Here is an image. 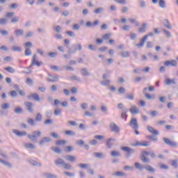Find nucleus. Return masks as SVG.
Wrapping results in <instances>:
<instances>
[{
    "label": "nucleus",
    "instance_id": "obj_4",
    "mask_svg": "<svg viewBox=\"0 0 178 178\" xmlns=\"http://www.w3.org/2000/svg\"><path fill=\"white\" fill-rule=\"evenodd\" d=\"M42 134L41 131H33L31 134H28V138L33 141V143H35L37 141V138L40 137Z\"/></svg>",
    "mask_w": 178,
    "mask_h": 178
},
{
    "label": "nucleus",
    "instance_id": "obj_42",
    "mask_svg": "<svg viewBox=\"0 0 178 178\" xmlns=\"http://www.w3.org/2000/svg\"><path fill=\"white\" fill-rule=\"evenodd\" d=\"M25 148H28V149H34L35 146L33 143H26L24 145Z\"/></svg>",
    "mask_w": 178,
    "mask_h": 178
},
{
    "label": "nucleus",
    "instance_id": "obj_36",
    "mask_svg": "<svg viewBox=\"0 0 178 178\" xmlns=\"http://www.w3.org/2000/svg\"><path fill=\"white\" fill-rule=\"evenodd\" d=\"M51 151L56 152V154H62V150L58 147H51Z\"/></svg>",
    "mask_w": 178,
    "mask_h": 178
},
{
    "label": "nucleus",
    "instance_id": "obj_25",
    "mask_svg": "<svg viewBox=\"0 0 178 178\" xmlns=\"http://www.w3.org/2000/svg\"><path fill=\"white\" fill-rule=\"evenodd\" d=\"M145 41H147V38L143 36V38L140 39V42L137 43L136 45L138 47V48H141L144 47V44H145Z\"/></svg>",
    "mask_w": 178,
    "mask_h": 178
},
{
    "label": "nucleus",
    "instance_id": "obj_16",
    "mask_svg": "<svg viewBox=\"0 0 178 178\" xmlns=\"http://www.w3.org/2000/svg\"><path fill=\"white\" fill-rule=\"evenodd\" d=\"M113 141H116V139L112 138L107 139L106 142V146L107 147V148H108V149H111V148H112V146L113 145V143H112Z\"/></svg>",
    "mask_w": 178,
    "mask_h": 178
},
{
    "label": "nucleus",
    "instance_id": "obj_45",
    "mask_svg": "<svg viewBox=\"0 0 178 178\" xmlns=\"http://www.w3.org/2000/svg\"><path fill=\"white\" fill-rule=\"evenodd\" d=\"M147 90H148V88H145L143 89V94H145V97L147 99H151V98H152V97H151V95L147 93V92H146Z\"/></svg>",
    "mask_w": 178,
    "mask_h": 178
},
{
    "label": "nucleus",
    "instance_id": "obj_8",
    "mask_svg": "<svg viewBox=\"0 0 178 178\" xmlns=\"http://www.w3.org/2000/svg\"><path fill=\"white\" fill-rule=\"evenodd\" d=\"M132 147H138V145H140L142 147H149L151 145V142L149 141H143V142H138L136 141L134 143L131 144Z\"/></svg>",
    "mask_w": 178,
    "mask_h": 178
},
{
    "label": "nucleus",
    "instance_id": "obj_46",
    "mask_svg": "<svg viewBox=\"0 0 178 178\" xmlns=\"http://www.w3.org/2000/svg\"><path fill=\"white\" fill-rule=\"evenodd\" d=\"M159 5L160 8H162L164 9V8H166V3H165V0H159Z\"/></svg>",
    "mask_w": 178,
    "mask_h": 178
},
{
    "label": "nucleus",
    "instance_id": "obj_43",
    "mask_svg": "<svg viewBox=\"0 0 178 178\" xmlns=\"http://www.w3.org/2000/svg\"><path fill=\"white\" fill-rule=\"evenodd\" d=\"M111 37H112V34L106 33L102 35V40H104V41H106L107 40H109L111 38Z\"/></svg>",
    "mask_w": 178,
    "mask_h": 178
},
{
    "label": "nucleus",
    "instance_id": "obj_63",
    "mask_svg": "<svg viewBox=\"0 0 178 178\" xmlns=\"http://www.w3.org/2000/svg\"><path fill=\"white\" fill-rule=\"evenodd\" d=\"M5 70L8 72L9 73H15V69L12 68L11 67H7L5 68Z\"/></svg>",
    "mask_w": 178,
    "mask_h": 178
},
{
    "label": "nucleus",
    "instance_id": "obj_2",
    "mask_svg": "<svg viewBox=\"0 0 178 178\" xmlns=\"http://www.w3.org/2000/svg\"><path fill=\"white\" fill-rule=\"evenodd\" d=\"M135 168L138 170H143L145 169L147 172H151V173L155 172V168H152V166L149 165H144L140 164V163H135Z\"/></svg>",
    "mask_w": 178,
    "mask_h": 178
},
{
    "label": "nucleus",
    "instance_id": "obj_38",
    "mask_svg": "<svg viewBox=\"0 0 178 178\" xmlns=\"http://www.w3.org/2000/svg\"><path fill=\"white\" fill-rule=\"evenodd\" d=\"M100 84L102 86H108L109 84H111V80L109 79H104V81H102L100 82Z\"/></svg>",
    "mask_w": 178,
    "mask_h": 178
},
{
    "label": "nucleus",
    "instance_id": "obj_39",
    "mask_svg": "<svg viewBox=\"0 0 178 178\" xmlns=\"http://www.w3.org/2000/svg\"><path fill=\"white\" fill-rule=\"evenodd\" d=\"M113 176H116L117 177H123L124 173L120 171H117L113 174Z\"/></svg>",
    "mask_w": 178,
    "mask_h": 178
},
{
    "label": "nucleus",
    "instance_id": "obj_22",
    "mask_svg": "<svg viewBox=\"0 0 178 178\" xmlns=\"http://www.w3.org/2000/svg\"><path fill=\"white\" fill-rule=\"evenodd\" d=\"M14 33L16 37H22L24 34V31L23 29H15Z\"/></svg>",
    "mask_w": 178,
    "mask_h": 178
},
{
    "label": "nucleus",
    "instance_id": "obj_6",
    "mask_svg": "<svg viewBox=\"0 0 178 178\" xmlns=\"http://www.w3.org/2000/svg\"><path fill=\"white\" fill-rule=\"evenodd\" d=\"M163 141L168 145L169 147H173L174 148H177L178 143L176 141H172L168 138H163Z\"/></svg>",
    "mask_w": 178,
    "mask_h": 178
},
{
    "label": "nucleus",
    "instance_id": "obj_57",
    "mask_svg": "<svg viewBox=\"0 0 178 178\" xmlns=\"http://www.w3.org/2000/svg\"><path fill=\"white\" fill-rule=\"evenodd\" d=\"M129 38H130V40H132L133 41H134V40H136V38H137V33H131L129 34Z\"/></svg>",
    "mask_w": 178,
    "mask_h": 178
},
{
    "label": "nucleus",
    "instance_id": "obj_27",
    "mask_svg": "<svg viewBox=\"0 0 178 178\" xmlns=\"http://www.w3.org/2000/svg\"><path fill=\"white\" fill-rule=\"evenodd\" d=\"M58 79L59 78L58 76L52 75H49V77L47 79L48 81H50L51 83H55L58 81Z\"/></svg>",
    "mask_w": 178,
    "mask_h": 178
},
{
    "label": "nucleus",
    "instance_id": "obj_21",
    "mask_svg": "<svg viewBox=\"0 0 178 178\" xmlns=\"http://www.w3.org/2000/svg\"><path fill=\"white\" fill-rule=\"evenodd\" d=\"M25 106L26 107L27 111L31 113H33V103L27 102L25 103Z\"/></svg>",
    "mask_w": 178,
    "mask_h": 178
},
{
    "label": "nucleus",
    "instance_id": "obj_9",
    "mask_svg": "<svg viewBox=\"0 0 178 178\" xmlns=\"http://www.w3.org/2000/svg\"><path fill=\"white\" fill-rule=\"evenodd\" d=\"M129 126H130V127H132V129H134V130H138V122H137V119H136V118L131 119V121L129 122Z\"/></svg>",
    "mask_w": 178,
    "mask_h": 178
},
{
    "label": "nucleus",
    "instance_id": "obj_47",
    "mask_svg": "<svg viewBox=\"0 0 178 178\" xmlns=\"http://www.w3.org/2000/svg\"><path fill=\"white\" fill-rule=\"evenodd\" d=\"M66 144V140H58L56 141V145H65Z\"/></svg>",
    "mask_w": 178,
    "mask_h": 178
},
{
    "label": "nucleus",
    "instance_id": "obj_48",
    "mask_svg": "<svg viewBox=\"0 0 178 178\" xmlns=\"http://www.w3.org/2000/svg\"><path fill=\"white\" fill-rule=\"evenodd\" d=\"M53 29L56 33H60L62 31V27L59 25L53 27Z\"/></svg>",
    "mask_w": 178,
    "mask_h": 178
},
{
    "label": "nucleus",
    "instance_id": "obj_33",
    "mask_svg": "<svg viewBox=\"0 0 178 178\" xmlns=\"http://www.w3.org/2000/svg\"><path fill=\"white\" fill-rule=\"evenodd\" d=\"M178 161L177 160H171L170 161V165L171 166H172V168H174L175 169H177L178 168V163H177Z\"/></svg>",
    "mask_w": 178,
    "mask_h": 178
},
{
    "label": "nucleus",
    "instance_id": "obj_19",
    "mask_svg": "<svg viewBox=\"0 0 178 178\" xmlns=\"http://www.w3.org/2000/svg\"><path fill=\"white\" fill-rule=\"evenodd\" d=\"M147 129L148 130V131H149V133L154 134V136H158V134H159V132H158L157 130H156L155 129H154V127L151 126H147Z\"/></svg>",
    "mask_w": 178,
    "mask_h": 178
},
{
    "label": "nucleus",
    "instance_id": "obj_17",
    "mask_svg": "<svg viewBox=\"0 0 178 178\" xmlns=\"http://www.w3.org/2000/svg\"><path fill=\"white\" fill-rule=\"evenodd\" d=\"M51 138L49 137H43L40 141H39V144L40 145L42 146L45 144V143H51Z\"/></svg>",
    "mask_w": 178,
    "mask_h": 178
},
{
    "label": "nucleus",
    "instance_id": "obj_62",
    "mask_svg": "<svg viewBox=\"0 0 178 178\" xmlns=\"http://www.w3.org/2000/svg\"><path fill=\"white\" fill-rule=\"evenodd\" d=\"M27 123H29V124H30L31 126H35V123H34V120L33 118H29L27 120Z\"/></svg>",
    "mask_w": 178,
    "mask_h": 178
},
{
    "label": "nucleus",
    "instance_id": "obj_59",
    "mask_svg": "<svg viewBox=\"0 0 178 178\" xmlns=\"http://www.w3.org/2000/svg\"><path fill=\"white\" fill-rule=\"evenodd\" d=\"M74 149L73 146H66L65 151V152H72Z\"/></svg>",
    "mask_w": 178,
    "mask_h": 178
},
{
    "label": "nucleus",
    "instance_id": "obj_18",
    "mask_svg": "<svg viewBox=\"0 0 178 178\" xmlns=\"http://www.w3.org/2000/svg\"><path fill=\"white\" fill-rule=\"evenodd\" d=\"M93 156H95V158H97L98 159H104L106 156L102 152H95L93 153Z\"/></svg>",
    "mask_w": 178,
    "mask_h": 178
},
{
    "label": "nucleus",
    "instance_id": "obj_61",
    "mask_svg": "<svg viewBox=\"0 0 178 178\" xmlns=\"http://www.w3.org/2000/svg\"><path fill=\"white\" fill-rule=\"evenodd\" d=\"M20 19L19 17H14L12 18L11 19V23H17V22H19V20Z\"/></svg>",
    "mask_w": 178,
    "mask_h": 178
},
{
    "label": "nucleus",
    "instance_id": "obj_50",
    "mask_svg": "<svg viewBox=\"0 0 178 178\" xmlns=\"http://www.w3.org/2000/svg\"><path fill=\"white\" fill-rule=\"evenodd\" d=\"M66 136H76V133L72 130H67L65 131Z\"/></svg>",
    "mask_w": 178,
    "mask_h": 178
},
{
    "label": "nucleus",
    "instance_id": "obj_30",
    "mask_svg": "<svg viewBox=\"0 0 178 178\" xmlns=\"http://www.w3.org/2000/svg\"><path fill=\"white\" fill-rule=\"evenodd\" d=\"M29 163H31V165H32L33 166L41 167V165H42L41 163H40L35 160H33V159L29 160Z\"/></svg>",
    "mask_w": 178,
    "mask_h": 178
},
{
    "label": "nucleus",
    "instance_id": "obj_13",
    "mask_svg": "<svg viewBox=\"0 0 178 178\" xmlns=\"http://www.w3.org/2000/svg\"><path fill=\"white\" fill-rule=\"evenodd\" d=\"M164 66L169 67V66H177L176 60H166L164 62Z\"/></svg>",
    "mask_w": 178,
    "mask_h": 178
},
{
    "label": "nucleus",
    "instance_id": "obj_54",
    "mask_svg": "<svg viewBox=\"0 0 178 178\" xmlns=\"http://www.w3.org/2000/svg\"><path fill=\"white\" fill-rule=\"evenodd\" d=\"M160 169L164 170H168L169 169V166L163 164V163H160L159 165Z\"/></svg>",
    "mask_w": 178,
    "mask_h": 178
},
{
    "label": "nucleus",
    "instance_id": "obj_14",
    "mask_svg": "<svg viewBox=\"0 0 178 178\" xmlns=\"http://www.w3.org/2000/svg\"><path fill=\"white\" fill-rule=\"evenodd\" d=\"M98 24H99V20L98 19H96L95 21H94L93 24L90 21H88L86 23V27H90V28L96 27V26H98Z\"/></svg>",
    "mask_w": 178,
    "mask_h": 178
},
{
    "label": "nucleus",
    "instance_id": "obj_34",
    "mask_svg": "<svg viewBox=\"0 0 178 178\" xmlns=\"http://www.w3.org/2000/svg\"><path fill=\"white\" fill-rule=\"evenodd\" d=\"M120 55L122 58H129L130 56V52L126 51H121Z\"/></svg>",
    "mask_w": 178,
    "mask_h": 178
},
{
    "label": "nucleus",
    "instance_id": "obj_37",
    "mask_svg": "<svg viewBox=\"0 0 178 178\" xmlns=\"http://www.w3.org/2000/svg\"><path fill=\"white\" fill-rule=\"evenodd\" d=\"M0 163L4 165L5 166H8V168H12V164H10V163H8L5 160L0 159Z\"/></svg>",
    "mask_w": 178,
    "mask_h": 178
},
{
    "label": "nucleus",
    "instance_id": "obj_11",
    "mask_svg": "<svg viewBox=\"0 0 178 178\" xmlns=\"http://www.w3.org/2000/svg\"><path fill=\"white\" fill-rule=\"evenodd\" d=\"M110 129L113 133L118 134L119 131H120V128H119V127L115 122H111L110 124Z\"/></svg>",
    "mask_w": 178,
    "mask_h": 178
},
{
    "label": "nucleus",
    "instance_id": "obj_35",
    "mask_svg": "<svg viewBox=\"0 0 178 178\" xmlns=\"http://www.w3.org/2000/svg\"><path fill=\"white\" fill-rule=\"evenodd\" d=\"M111 155L114 158L116 156H122V154H120V152L115 150L111 151Z\"/></svg>",
    "mask_w": 178,
    "mask_h": 178
},
{
    "label": "nucleus",
    "instance_id": "obj_23",
    "mask_svg": "<svg viewBox=\"0 0 178 178\" xmlns=\"http://www.w3.org/2000/svg\"><path fill=\"white\" fill-rule=\"evenodd\" d=\"M165 84H166V86H170V84L176 85L177 84V83L175 81V79H170L169 78H167L165 80Z\"/></svg>",
    "mask_w": 178,
    "mask_h": 178
},
{
    "label": "nucleus",
    "instance_id": "obj_44",
    "mask_svg": "<svg viewBox=\"0 0 178 178\" xmlns=\"http://www.w3.org/2000/svg\"><path fill=\"white\" fill-rule=\"evenodd\" d=\"M72 165L70 163H65L64 164V167H63V169H66V170H72Z\"/></svg>",
    "mask_w": 178,
    "mask_h": 178
},
{
    "label": "nucleus",
    "instance_id": "obj_24",
    "mask_svg": "<svg viewBox=\"0 0 178 178\" xmlns=\"http://www.w3.org/2000/svg\"><path fill=\"white\" fill-rule=\"evenodd\" d=\"M127 112H129V110L127 108L122 109V113H121V119L127 120Z\"/></svg>",
    "mask_w": 178,
    "mask_h": 178
},
{
    "label": "nucleus",
    "instance_id": "obj_29",
    "mask_svg": "<svg viewBox=\"0 0 178 178\" xmlns=\"http://www.w3.org/2000/svg\"><path fill=\"white\" fill-rule=\"evenodd\" d=\"M147 31V23H143L142 26L138 29V33H145Z\"/></svg>",
    "mask_w": 178,
    "mask_h": 178
},
{
    "label": "nucleus",
    "instance_id": "obj_1",
    "mask_svg": "<svg viewBox=\"0 0 178 178\" xmlns=\"http://www.w3.org/2000/svg\"><path fill=\"white\" fill-rule=\"evenodd\" d=\"M148 155H149V156H151L152 159H155L156 156V154H155L154 152H148L147 150L143 151L140 154V160L142 161V162H143V163H149V162H151L149 158L147 157L148 156Z\"/></svg>",
    "mask_w": 178,
    "mask_h": 178
},
{
    "label": "nucleus",
    "instance_id": "obj_26",
    "mask_svg": "<svg viewBox=\"0 0 178 178\" xmlns=\"http://www.w3.org/2000/svg\"><path fill=\"white\" fill-rule=\"evenodd\" d=\"M65 159H66L68 162H76V157L72 155L65 156Z\"/></svg>",
    "mask_w": 178,
    "mask_h": 178
},
{
    "label": "nucleus",
    "instance_id": "obj_60",
    "mask_svg": "<svg viewBox=\"0 0 178 178\" xmlns=\"http://www.w3.org/2000/svg\"><path fill=\"white\" fill-rule=\"evenodd\" d=\"M88 48L90 49V51H97V46L94 44H89Z\"/></svg>",
    "mask_w": 178,
    "mask_h": 178
},
{
    "label": "nucleus",
    "instance_id": "obj_20",
    "mask_svg": "<svg viewBox=\"0 0 178 178\" xmlns=\"http://www.w3.org/2000/svg\"><path fill=\"white\" fill-rule=\"evenodd\" d=\"M129 112L132 113V115H137V113H139L140 109L137 108L136 106H132V107L129 109Z\"/></svg>",
    "mask_w": 178,
    "mask_h": 178
},
{
    "label": "nucleus",
    "instance_id": "obj_32",
    "mask_svg": "<svg viewBox=\"0 0 178 178\" xmlns=\"http://www.w3.org/2000/svg\"><path fill=\"white\" fill-rule=\"evenodd\" d=\"M163 26H165L166 29H169L170 30L172 29V26L170 25V22H169V20L168 19H164Z\"/></svg>",
    "mask_w": 178,
    "mask_h": 178
},
{
    "label": "nucleus",
    "instance_id": "obj_53",
    "mask_svg": "<svg viewBox=\"0 0 178 178\" xmlns=\"http://www.w3.org/2000/svg\"><path fill=\"white\" fill-rule=\"evenodd\" d=\"M35 122H41L42 120V115L41 113H38L35 118Z\"/></svg>",
    "mask_w": 178,
    "mask_h": 178
},
{
    "label": "nucleus",
    "instance_id": "obj_15",
    "mask_svg": "<svg viewBox=\"0 0 178 178\" xmlns=\"http://www.w3.org/2000/svg\"><path fill=\"white\" fill-rule=\"evenodd\" d=\"M13 133L17 136V137H24L25 136H27V132L26 131H17V129H13Z\"/></svg>",
    "mask_w": 178,
    "mask_h": 178
},
{
    "label": "nucleus",
    "instance_id": "obj_7",
    "mask_svg": "<svg viewBox=\"0 0 178 178\" xmlns=\"http://www.w3.org/2000/svg\"><path fill=\"white\" fill-rule=\"evenodd\" d=\"M41 65H42V62L37 60V55L34 54L32 58L31 63L29 67H33V66H38V67H40Z\"/></svg>",
    "mask_w": 178,
    "mask_h": 178
},
{
    "label": "nucleus",
    "instance_id": "obj_58",
    "mask_svg": "<svg viewBox=\"0 0 178 178\" xmlns=\"http://www.w3.org/2000/svg\"><path fill=\"white\" fill-rule=\"evenodd\" d=\"M146 138H148L151 141H158V138L157 137H154V136H150V135L147 136Z\"/></svg>",
    "mask_w": 178,
    "mask_h": 178
},
{
    "label": "nucleus",
    "instance_id": "obj_3",
    "mask_svg": "<svg viewBox=\"0 0 178 178\" xmlns=\"http://www.w3.org/2000/svg\"><path fill=\"white\" fill-rule=\"evenodd\" d=\"M83 47L81 43L74 44L70 47L68 48L69 54H76L77 51H81Z\"/></svg>",
    "mask_w": 178,
    "mask_h": 178
},
{
    "label": "nucleus",
    "instance_id": "obj_28",
    "mask_svg": "<svg viewBox=\"0 0 178 178\" xmlns=\"http://www.w3.org/2000/svg\"><path fill=\"white\" fill-rule=\"evenodd\" d=\"M43 177L46 178H58V176L49 172H44Z\"/></svg>",
    "mask_w": 178,
    "mask_h": 178
},
{
    "label": "nucleus",
    "instance_id": "obj_51",
    "mask_svg": "<svg viewBox=\"0 0 178 178\" xmlns=\"http://www.w3.org/2000/svg\"><path fill=\"white\" fill-rule=\"evenodd\" d=\"M15 113L20 114L23 112V108L22 107H17L14 110Z\"/></svg>",
    "mask_w": 178,
    "mask_h": 178
},
{
    "label": "nucleus",
    "instance_id": "obj_64",
    "mask_svg": "<svg viewBox=\"0 0 178 178\" xmlns=\"http://www.w3.org/2000/svg\"><path fill=\"white\" fill-rule=\"evenodd\" d=\"M9 104H8V103H4V104H3L1 106V109H3V110H5V109H8V108H9Z\"/></svg>",
    "mask_w": 178,
    "mask_h": 178
},
{
    "label": "nucleus",
    "instance_id": "obj_41",
    "mask_svg": "<svg viewBox=\"0 0 178 178\" xmlns=\"http://www.w3.org/2000/svg\"><path fill=\"white\" fill-rule=\"evenodd\" d=\"M81 72L83 76H90V72H88L86 68H82Z\"/></svg>",
    "mask_w": 178,
    "mask_h": 178
},
{
    "label": "nucleus",
    "instance_id": "obj_10",
    "mask_svg": "<svg viewBox=\"0 0 178 178\" xmlns=\"http://www.w3.org/2000/svg\"><path fill=\"white\" fill-rule=\"evenodd\" d=\"M54 163L56 166H58V168H63L66 162L65 161V160H63V159L58 158L55 160Z\"/></svg>",
    "mask_w": 178,
    "mask_h": 178
},
{
    "label": "nucleus",
    "instance_id": "obj_56",
    "mask_svg": "<svg viewBox=\"0 0 178 178\" xmlns=\"http://www.w3.org/2000/svg\"><path fill=\"white\" fill-rule=\"evenodd\" d=\"M10 9H17L19 8V3H13L9 6Z\"/></svg>",
    "mask_w": 178,
    "mask_h": 178
},
{
    "label": "nucleus",
    "instance_id": "obj_5",
    "mask_svg": "<svg viewBox=\"0 0 178 178\" xmlns=\"http://www.w3.org/2000/svg\"><path fill=\"white\" fill-rule=\"evenodd\" d=\"M121 149L122 151H124V152H126L125 153L126 158H130V156H131V155H133V154L136 152V149L127 146L122 147Z\"/></svg>",
    "mask_w": 178,
    "mask_h": 178
},
{
    "label": "nucleus",
    "instance_id": "obj_31",
    "mask_svg": "<svg viewBox=\"0 0 178 178\" xmlns=\"http://www.w3.org/2000/svg\"><path fill=\"white\" fill-rule=\"evenodd\" d=\"M104 10V8L99 7L94 10L93 13H95V15H99V13H102Z\"/></svg>",
    "mask_w": 178,
    "mask_h": 178
},
{
    "label": "nucleus",
    "instance_id": "obj_12",
    "mask_svg": "<svg viewBox=\"0 0 178 178\" xmlns=\"http://www.w3.org/2000/svg\"><path fill=\"white\" fill-rule=\"evenodd\" d=\"M28 99H34L36 102H40L41 99L40 98V95L37 93H32L27 96Z\"/></svg>",
    "mask_w": 178,
    "mask_h": 178
},
{
    "label": "nucleus",
    "instance_id": "obj_49",
    "mask_svg": "<svg viewBox=\"0 0 178 178\" xmlns=\"http://www.w3.org/2000/svg\"><path fill=\"white\" fill-rule=\"evenodd\" d=\"M8 111L7 110L1 109L0 110V116H8Z\"/></svg>",
    "mask_w": 178,
    "mask_h": 178
},
{
    "label": "nucleus",
    "instance_id": "obj_52",
    "mask_svg": "<svg viewBox=\"0 0 178 178\" xmlns=\"http://www.w3.org/2000/svg\"><path fill=\"white\" fill-rule=\"evenodd\" d=\"M12 51H13L14 52H21L22 47H17V46H13L12 48Z\"/></svg>",
    "mask_w": 178,
    "mask_h": 178
},
{
    "label": "nucleus",
    "instance_id": "obj_40",
    "mask_svg": "<svg viewBox=\"0 0 178 178\" xmlns=\"http://www.w3.org/2000/svg\"><path fill=\"white\" fill-rule=\"evenodd\" d=\"M78 168H80V169H87L90 165L87 163H79L77 164Z\"/></svg>",
    "mask_w": 178,
    "mask_h": 178
},
{
    "label": "nucleus",
    "instance_id": "obj_55",
    "mask_svg": "<svg viewBox=\"0 0 178 178\" xmlns=\"http://www.w3.org/2000/svg\"><path fill=\"white\" fill-rule=\"evenodd\" d=\"M24 55H25V56H30V55H31V49H30V48L27 47L25 49Z\"/></svg>",
    "mask_w": 178,
    "mask_h": 178
}]
</instances>
